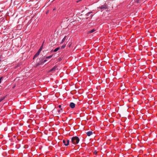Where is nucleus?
I'll list each match as a JSON object with an SVG mask.
<instances>
[{"label":"nucleus","mask_w":157,"mask_h":157,"mask_svg":"<svg viewBox=\"0 0 157 157\" xmlns=\"http://www.w3.org/2000/svg\"><path fill=\"white\" fill-rule=\"evenodd\" d=\"M5 98V97H2L1 98H0V100L1 101H2V100H3Z\"/></svg>","instance_id":"13"},{"label":"nucleus","mask_w":157,"mask_h":157,"mask_svg":"<svg viewBox=\"0 0 157 157\" xmlns=\"http://www.w3.org/2000/svg\"><path fill=\"white\" fill-rule=\"evenodd\" d=\"M97 152L96 151H95L94 152V154L95 155H96L97 154Z\"/></svg>","instance_id":"18"},{"label":"nucleus","mask_w":157,"mask_h":157,"mask_svg":"<svg viewBox=\"0 0 157 157\" xmlns=\"http://www.w3.org/2000/svg\"><path fill=\"white\" fill-rule=\"evenodd\" d=\"M66 36H65L63 38V39L62 42H61L60 43H62L66 40Z\"/></svg>","instance_id":"11"},{"label":"nucleus","mask_w":157,"mask_h":157,"mask_svg":"<svg viewBox=\"0 0 157 157\" xmlns=\"http://www.w3.org/2000/svg\"><path fill=\"white\" fill-rule=\"evenodd\" d=\"M59 47H58L55 49L54 50H53V52H56L57 51H58L59 49Z\"/></svg>","instance_id":"10"},{"label":"nucleus","mask_w":157,"mask_h":157,"mask_svg":"<svg viewBox=\"0 0 157 157\" xmlns=\"http://www.w3.org/2000/svg\"><path fill=\"white\" fill-rule=\"evenodd\" d=\"M41 61H42V63H45L46 61H47V60H44V61H43V60H42V59L41 60Z\"/></svg>","instance_id":"15"},{"label":"nucleus","mask_w":157,"mask_h":157,"mask_svg":"<svg viewBox=\"0 0 157 157\" xmlns=\"http://www.w3.org/2000/svg\"><path fill=\"white\" fill-rule=\"evenodd\" d=\"M42 63L41 60H40L38 62H37L36 64V67H37Z\"/></svg>","instance_id":"6"},{"label":"nucleus","mask_w":157,"mask_h":157,"mask_svg":"<svg viewBox=\"0 0 157 157\" xmlns=\"http://www.w3.org/2000/svg\"><path fill=\"white\" fill-rule=\"evenodd\" d=\"M42 50V49H41V48H40L39 49V50L38 51V52H40V51H41Z\"/></svg>","instance_id":"17"},{"label":"nucleus","mask_w":157,"mask_h":157,"mask_svg":"<svg viewBox=\"0 0 157 157\" xmlns=\"http://www.w3.org/2000/svg\"><path fill=\"white\" fill-rule=\"evenodd\" d=\"M98 8L102 10L108 9L107 5L105 4L101 6H100Z\"/></svg>","instance_id":"2"},{"label":"nucleus","mask_w":157,"mask_h":157,"mask_svg":"<svg viewBox=\"0 0 157 157\" xmlns=\"http://www.w3.org/2000/svg\"><path fill=\"white\" fill-rule=\"evenodd\" d=\"M63 142L65 146H68L69 144V140H63Z\"/></svg>","instance_id":"3"},{"label":"nucleus","mask_w":157,"mask_h":157,"mask_svg":"<svg viewBox=\"0 0 157 157\" xmlns=\"http://www.w3.org/2000/svg\"><path fill=\"white\" fill-rule=\"evenodd\" d=\"M82 0H79L77 1H76V2L78 3V2L82 1Z\"/></svg>","instance_id":"20"},{"label":"nucleus","mask_w":157,"mask_h":157,"mask_svg":"<svg viewBox=\"0 0 157 157\" xmlns=\"http://www.w3.org/2000/svg\"><path fill=\"white\" fill-rule=\"evenodd\" d=\"M40 52H37L36 54L34 56L33 59H34L35 58L37 57L40 54Z\"/></svg>","instance_id":"7"},{"label":"nucleus","mask_w":157,"mask_h":157,"mask_svg":"<svg viewBox=\"0 0 157 157\" xmlns=\"http://www.w3.org/2000/svg\"><path fill=\"white\" fill-rule=\"evenodd\" d=\"M62 108H61V110H62Z\"/></svg>","instance_id":"26"},{"label":"nucleus","mask_w":157,"mask_h":157,"mask_svg":"<svg viewBox=\"0 0 157 157\" xmlns=\"http://www.w3.org/2000/svg\"><path fill=\"white\" fill-rule=\"evenodd\" d=\"M53 52V50H52L51 51V52Z\"/></svg>","instance_id":"25"},{"label":"nucleus","mask_w":157,"mask_h":157,"mask_svg":"<svg viewBox=\"0 0 157 157\" xmlns=\"http://www.w3.org/2000/svg\"><path fill=\"white\" fill-rule=\"evenodd\" d=\"M91 12H89L87 13V16H88L89 14L91 13Z\"/></svg>","instance_id":"22"},{"label":"nucleus","mask_w":157,"mask_h":157,"mask_svg":"<svg viewBox=\"0 0 157 157\" xmlns=\"http://www.w3.org/2000/svg\"><path fill=\"white\" fill-rule=\"evenodd\" d=\"M53 56V55H52L50 56H47L45 58L46 59H49V58H52V56Z\"/></svg>","instance_id":"12"},{"label":"nucleus","mask_w":157,"mask_h":157,"mask_svg":"<svg viewBox=\"0 0 157 157\" xmlns=\"http://www.w3.org/2000/svg\"><path fill=\"white\" fill-rule=\"evenodd\" d=\"M59 107L60 108H61V105H59Z\"/></svg>","instance_id":"21"},{"label":"nucleus","mask_w":157,"mask_h":157,"mask_svg":"<svg viewBox=\"0 0 157 157\" xmlns=\"http://www.w3.org/2000/svg\"><path fill=\"white\" fill-rule=\"evenodd\" d=\"M44 41L43 42V43H42L40 48H41V49H42L43 48V44H44Z\"/></svg>","instance_id":"16"},{"label":"nucleus","mask_w":157,"mask_h":157,"mask_svg":"<svg viewBox=\"0 0 157 157\" xmlns=\"http://www.w3.org/2000/svg\"><path fill=\"white\" fill-rule=\"evenodd\" d=\"M59 61H60L61 60V59L60 58V59H59Z\"/></svg>","instance_id":"23"},{"label":"nucleus","mask_w":157,"mask_h":157,"mask_svg":"<svg viewBox=\"0 0 157 157\" xmlns=\"http://www.w3.org/2000/svg\"><path fill=\"white\" fill-rule=\"evenodd\" d=\"M57 67V66H55L53 68H52V69H51L50 70V71H54L56 70V68Z\"/></svg>","instance_id":"8"},{"label":"nucleus","mask_w":157,"mask_h":157,"mask_svg":"<svg viewBox=\"0 0 157 157\" xmlns=\"http://www.w3.org/2000/svg\"><path fill=\"white\" fill-rule=\"evenodd\" d=\"M95 31V30L94 29H93L89 31V33H92L93 32H94Z\"/></svg>","instance_id":"9"},{"label":"nucleus","mask_w":157,"mask_h":157,"mask_svg":"<svg viewBox=\"0 0 157 157\" xmlns=\"http://www.w3.org/2000/svg\"><path fill=\"white\" fill-rule=\"evenodd\" d=\"M93 133V132L92 131H88L86 132L87 135L88 136H90Z\"/></svg>","instance_id":"5"},{"label":"nucleus","mask_w":157,"mask_h":157,"mask_svg":"<svg viewBox=\"0 0 157 157\" xmlns=\"http://www.w3.org/2000/svg\"><path fill=\"white\" fill-rule=\"evenodd\" d=\"M2 78V77H1L0 78V83L1 82V80Z\"/></svg>","instance_id":"19"},{"label":"nucleus","mask_w":157,"mask_h":157,"mask_svg":"<svg viewBox=\"0 0 157 157\" xmlns=\"http://www.w3.org/2000/svg\"><path fill=\"white\" fill-rule=\"evenodd\" d=\"M70 106L71 108H74L75 106V104L73 102H71L70 104Z\"/></svg>","instance_id":"4"},{"label":"nucleus","mask_w":157,"mask_h":157,"mask_svg":"<svg viewBox=\"0 0 157 157\" xmlns=\"http://www.w3.org/2000/svg\"><path fill=\"white\" fill-rule=\"evenodd\" d=\"M79 141V138L77 136L73 137L71 138V142L74 144H78Z\"/></svg>","instance_id":"1"},{"label":"nucleus","mask_w":157,"mask_h":157,"mask_svg":"<svg viewBox=\"0 0 157 157\" xmlns=\"http://www.w3.org/2000/svg\"><path fill=\"white\" fill-rule=\"evenodd\" d=\"M1 101L0 100V102H1Z\"/></svg>","instance_id":"27"},{"label":"nucleus","mask_w":157,"mask_h":157,"mask_svg":"<svg viewBox=\"0 0 157 157\" xmlns=\"http://www.w3.org/2000/svg\"><path fill=\"white\" fill-rule=\"evenodd\" d=\"M60 111H60V110H58V112L59 113L60 112Z\"/></svg>","instance_id":"24"},{"label":"nucleus","mask_w":157,"mask_h":157,"mask_svg":"<svg viewBox=\"0 0 157 157\" xmlns=\"http://www.w3.org/2000/svg\"><path fill=\"white\" fill-rule=\"evenodd\" d=\"M65 46H66L65 45H63L61 46V49H63L65 48Z\"/></svg>","instance_id":"14"}]
</instances>
